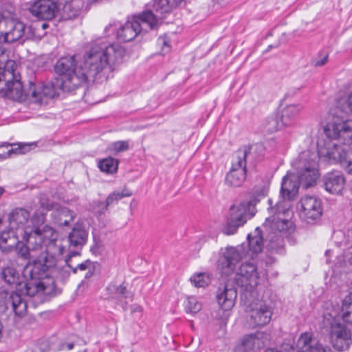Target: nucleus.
<instances>
[{
	"label": "nucleus",
	"mask_w": 352,
	"mask_h": 352,
	"mask_svg": "<svg viewBox=\"0 0 352 352\" xmlns=\"http://www.w3.org/2000/svg\"><path fill=\"white\" fill-rule=\"evenodd\" d=\"M14 66V61L8 58L6 48L0 43V93L10 98H20L21 77Z\"/></svg>",
	"instance_id": "nucleus-5"
},
{
	"label": "nucleus",
	"mask_w": 352,
	"mask_h": 352,
	"mask_svg": "<svg viewBox=\"0 0 352 352\" xmlns=\"http://www.w3.org/2000/svg\"><path fill=\"white\" fill-rule=\"evenodd\" d=\"M340 316L345 323L352 326V292L342 300Z\"/></svg>",
	"instance_id": "nucleus-34"
},
{
	"label": "nucleus",
	"mask_w": 352,
	"mask_h": 352,
	"mask_svg": "<svg viewBox=\"0 0 352 352\" xmlns=\"http://www.w3.org/2000/svg\"><path fill=\"white\" fill-rule=\"evenodd\" d=\"M258 201H259L258 199H252L239 204L231 206L226 226L223 229V234L226 235L235 234L239 227L243 226L249 219L254 215V206Z\"/></svg>",
	"instance_id": "nucleus-9"
},
{
	"label": "nucleus",
	"mask_w": 352,
	"mask_h": 352,
	"mask_svg": "<svg viewBox=\"0 0 352 352\" xmlns=\"http://www.w3.org/2000/svg\"><path fill=\"white\" fill-rule=\"evenodd\" d=\"M110 30H112V32L116 30V24L110 23L104 29V31L106 32H109Z\"/></svg>",
	"instance_id": "nucleus-53"
},
{
	"label": "nucleus",
	"mask_w": 352,
	"mask_h": 352,
	"mask_svg": "<svg viewBox=\"0 0 352 352\" xmlns=\"http://www.w3.org/2000/svg\"><path fill=\"white\" fill-rule=\"evenodd\" d=\"M109 298L126 311L129 302L133 300V294L126 289L124 284L116 285L110 284L107 287Z\"/></svg>",
	"instance_id": "nucleus-21"
},
{
	"label": "nucleus",
	"mask_w": 352,
	"mask_h": 352,
	"mask_svg": "<svg viewBox=\"0 0 352 352\" xmlns=\"http://www.w3.org/2000/svg\"><path fill=\"white\" fill-rule=\"evenodd\" d=\"M245 311L249 322L254 327H263L268 324L273 314L272 307L262 300L250 302L246 305Z\"/></svg>",
	"instance_id": "nucleus-17"
},
{
	"label": "nucleus",
	"mask_w": 352,
	"mask_h": 352,
	"mask_svg": "<svg viewBox=\"0 0 352 352\" xmlns=\"http://www.w3.org/2000/svg\"><path fill=\"white\" fill-rule=\"evenodd\" d=\"M131 311L132 313L135 312H142V307L139 305H133L131 307Z\"/></svg>",
	"instance_id": "nucleus-52"
},
{
	"label": "nucleus",
	"mask_w": 352,
	"mask_h": 352,
	"mask_svg": "<svg viewBox=\"0 0 352 352\" xmlns=\"http://www.w3.org/2000/svg\"><path fill=\"white\" fill-rule=\"evenodd\" d=\"M184 0H153V11L163 14L170 12L173 8L177 7Z\"/></svg>",
	"instance_id": "nucleus-33"
},
{
	"label": "nucleus",
	"mask_w": 352,
	"mask_h": 352,
	"mask_svg": "<svg viewBox=\"0 0 352 352\" xmlns=\"http://www.w3.org/2000/svg\"><path fill=\"white\" fill-rule=\"evenodd\" d=\"M125 49L119 44H94L77 65L75 55L60 58L54 65L58 85L63 91H72L88 81L107 80L123 63Z\"/></svg>",
	"instance_id": "nucleus-1"
},
{
	"label": "nucleus",
	"mask_w": 352,
	"mask_h": 352,
	"mask_svg": "<svg viewBox=\"0 0 352 352\" xmlns=\"http://www.w3.org/2000/svg\"><path fill=\"white\" fill-rule=\"evenodd\" d=\"M26 25L16 19H6L0 13V43L24 41Z\"/></svg>",
	"instance_id": "nucleus-15"
},
{
	"label": "nucleus",
	"mask_w": 352,
	"mask_h": 352,
	"mask_svg": "<svg viewBox=\"0 0 352 352\" xmlns=\"http://www.w3.org/2000/svg\"><path fill=\"white\" fill-rule=\"evenodd\" d=\"M74 344L73 342H61L58 346L57 349L58 351L64 350L67 349V350H72L74 348Z\"/></svg>",
	"instance_id": "nucleus-48"
},
{
	"label": "nucleus",
	"mask_w": 352,
	"mask_h": 352,
	"mask_svg": "<svg viewBox=\"0 0 352 352\" xmlns=\"http://www.w3.org/2000/svg\"><path fill=\"white\" fill-rule=\"evenodd\" d=\"M104 204H105V201L104 202L100 201L96 204V206L95 207V211L99 215L104 214L107 210L102 209V208H103L102 206Z\"/></svg>",
	"instance_id": "nucleus-49"
},
{
	"label": "nucleus",
	"mask_w": 352,
	"mask_h": 352,
	"mask_svg": "<svg viewBox=\"0 0 352 352\" xmlns=\"http://www.w3.org/2000/svg\"><path fill=\"white\" fill-rule=\"evenodd\" d=\"M1 222H2V220L0 219V223H1Z\"/></svg>",
	"instance_id": "nucleus-55"
},
{
	"label": "nucleus",
	"mask_w": 352,
	"mask_h": 352,
	"mask_svg": "<svg viewBox=\"0 0 352 352\" xmlns=\"http://www.w3.org/2000/svg\"><path fill=\"white\" fill-rule=\"evenodd\" d=\"M38 276H29L28 273L21 276L12 266L1 268L0 278L5 285L14 291L8 292L3 288L0 291V312L10 309L16 316H25L28 305L22 296H34L40 294H50L54 286L50 279L43 282L38 280Z\"/></svg>",
	"instance_id": "nucleus-2"
},
{
	"label": "nucleus",
	"mask_w": 352,
	"mask_h": 352,
	"mask_svg": "<svg viewBox=\"0 0 352 352\" xmlns=\"http://www.w3.org/2000/svg\"><path fill=\"white\" fill-rule=\"evenodd\" d=\"M302 107L300 104H289L283 109L280 121L284 126H292L297 120Z\"/></svg>",
	"instance_id": "nucleus-28"
},
{
	"label": "nucleus",
	"mask_w": 352,
	"mask_h": 352,
	"mask_svg": "<svg viewBox=\"0 0 352 352\" xmlns=\"http://www.w3.org/2000/svg\"><path fill=\"white\" fill-rule=\"evenodd\" d=\"M327 59H328V54H326L323 56V57L320 60H316L314 65L316 67L323 66L324 65H325L327 63Z\"/></svg>",
	"instance_id": "nucleus-50"
},
{
	"label": "nucleus",
	"mask_w": 352,
	"mask_h": 352,
	"mask_svg": "<svg viewBox=\"0 0 352 352\" xmlns=\"http://www.w3.org/2000/svg\"><path fill=\"white\" fill-rule=\"evenodd\" d=\"M249 250L252 254H258L261 252L263 249V239L262 232L259 228H256L254 233L248 235Z\"/></svg>",
	"instance_id": "nucleus-32"
},
{
	"label": "nucleus",
	"mask_w": 352,
	"mask_h": 352,
	"mask_svg": "<svg viewBox=\"0 0 352 352\" xmlns=\"http://www.w3.org/2000/svg\"><path fill=\"white\" fill-rule=\"evenodd\" d=\"M190 281L196 287H205L210 283V278L205 273H199L193 275Z\"/></svg>",
	"instance_id": "nucleus-41"
},
{
	"label": "nucleus",
	"mask_w": 352,
	"mask_h": 352,
	"mask_svg": "<svg viewBox=\"0 0 352 352\" xmlns=\"http://www.w3.org/2000/svg\"><path fill=\"white\" fill-rule=\"evenodd\" d=\"M322 328L329 333L331 342L335 349L344 351L351 345L352 342L351 331L331 314H324Z\"/></svg>",
	"instance_id": "nucleus-10"
},
{
	"label": "nucleus",
	"mask_w": 352,
	"mask_h": 352,
	"mask_svg": "<svg viewBox=\"0 0 352 352\" xmlns=\"http://www.w3.org/2000/svg\"><path fill=\"white\" fill-rule=\"evenodd\" d=\"M88 238V232L82 223H77L74 225L68 235L69 246L77 249H82L86 244Z\"/></svg>",
	"instance_id": "nucleus-26"
},
{
	"label": "nucleus",
	"mask_w": 352,
	"mask_h": 352,
	"mask_svg": "<svg viewBox=\"0 0 352 352\" xmlns=\"http://www.w3.org/2000/svg\"><path fill=\"white\" fill-rule=\"evenodd\" d=\"M57 4L53 0H37L29 8L32 15L42 20H50L57 11Z\"/></svg>",
	"instance_id": "nucleus-20"
},
{
	"label": "nucleus",
	"mask_w": 352,
	"mask_h": 352,
	"mask_svg": "<svg viewBox=\"0 0 352 352\" xmlns=\"http://www.w3.org/2000/svg\"><path fill=\"white\" fill-rule=\"evenodd\" d=\"M324 189L331 194L338 195L345 185V178L339 170H333L326 173L322 177Z\"/></svg>",
	"instance_id": "nucleus-23"
},
{
	"label": "nucleus",
	"mask_w": 352,
	"mask_h": 352,
	"mask_svg": "<svg viewBox=\"0 0 352 352\" xmlns=\"http://www.w3.org/2000/svg\"><path fill=\"white\" fill-rule=\"evenodd\" d=\"M349 112H352V92L347 98L339 99L331 111L329 121L324 126L327 138L338 139L346 145L352 144V120L348 117Z\"/></svg>",
	"instance_id": "nucleus-4"
},
{
	"label": "nucleus",
	"mask_w": 352,
	"mask_h": 352,
	"mask_svg": "<svg viewBox=\"0 0 352 352\" xmlns=\"http://www.w3.org/2000/svg\"><path fill=\"white\" fill-rule=\"evenodd\" d=\"M132 192L126 187H124L120 192L114 191L110 193L106 199L105 204L103 205V210H107L108 207L116 204L124 197H131Z\"/></svg>",
	"instance_id": "nucleus-36"
},
{
	"label": "nucleus",
	"mask_w": 352,
	"mask_h": 352,
	"mask_svg": "<svg viewBox=\"0 0 352 352\" xmlns=\"http://www.w3.org/2000/svg\"><path fill=\"white\" fill-rule=\"evenodd\" d=\"M40 207L41 210H51L54 208V202L47 198L45 195H41L39 198Z\"/></svg>",
	"instance_id": "nucleus-45"
},
{
	"label": "nucleus",
	"mask_w": 352,
	"mask_h": 352,
	"mask_svg": "<svg viewBox=\"0 0 352 352\" xmlns=\"http://www.w3.org/2000/svg\"><path fill=\"white\" fill-rule=\"evenodd\" d=\"M12 235H20V232L15 229H12L10 227L9 229L3 230L0 234V242L8 243V239L11 238Z\"/></svg>",
	"instance_id": "nucleus-46"
},
{
	"label": "nucleus",
	"mask_w": 352,
	"mask_h": 352,
	"mask_svg": "<svg viewBox=\"0 0 352 352\" xmlns=\"http://www.w3.org/2000/svg\"><path fill=\"white\" fill-rule=\"evenodd\" d=\"M20 235H12L11 238L8 239V243L0 242V249L2 252H12L19 242Z\"/></svg>",
	"instance_id": "nucleus-42"
},
{
	"label": "nucleus",
	"mask_w": 352,
	"mask_h": 352,
	"mask_svg": "<svg viewBox=\"0 0 352 352\" xmlns=\"http://www.w3.org/2000/svg\"><path fill=\"white\" fill-rule=\"evenodd\" d=\"M265 225H269L274 235L281 236L284 238L287 234L289 227L292 223L285 217L271 216L266 219Z\"/></svg>",
	"instance_id": "nucleus-27"
},
{
	"label": "nucleus",
	"mask_w": 352,
	"mask_h": 352,
	"mask_svg": "<svg viewBox=\"0 0 352 352\" xmlns=\"http://www.w3.org/2000/svg\"><path fill=\"white\" fill-rule=\"evenodd\" d=\"M118 166V160L109 157L100 160L98 162V167L101 171L113 173L117 171Z\"/></svg>",
	"instance_id": "nucleus-38"
},
{
	"label": "nucleus",
	"mask_w": 352,
	"mask_h": 352,
	"mask_svg": "<svg viewBox=\"0 0 352 352\" xmlns=\"http://www.w3.org/2000/svg\"><path fill=\"white\" fill-rule=\"evenodd\" d=\"M269 190V184L265 185L259 192L258 190H255V192L258 193V195L265 197L267 195Z\"/></svg>",
	"instance_id": "nucleus-51"
},
{
	"label": "nucleus",
	"mask_w": 352,
	"mask_h": 352,
	"mask_svg": "<svg viewBox=\"0 0 352 352\" xmlns=\"http://www.w3.org/2000/svg\"><path fill=\"white\" fill-rule=\"evenodd\" d=\"M108 149L110 152L118 154L120 152L126 151L129 149V140H119L111 143Z\"/></svg>",
	"instance_id": "nucleus-40"
},
{
	"label": "nucleus",
	"mask_w": 352,
	"mask_h": 352,
	"mask_svg": "<svg viewBox=\"0 0 352 352\" xmlns=\"http://www.w3.org/2000/svg\"><path fill=\"white\" fill-rule=\"evenodd\" d=\"M34 230L28 228L21 230V241L15 247L18 256L24 260L33 259L31 264L25 267V274L29 276H39L45 271L56 263V256L64 252L65 248H59L58 253L50 254L47 251L48 243L43 240V238Z\"/></svg>",
	"instance_id": "nucleus-3"
},
{
	"label": "nucleus",
	"mask_w": 352,
	"mask_h": 352,
	"mask_svg": "<svg viewBox=\"0 0 352 352\" xmlns=\"http://www.w3.org/2000/svg\"><path fill=\"white\" fill-rule=\"evenodd\" d=\"M237 297L236 289L229 283H226L223 287H219L217 292V300L223 311H230L234 305Z\"/></svg>",
	"instance_id": "nucleus-22"
},
{
	"label": "nucleus",
	"mask_w": 352,
	"mask_h": 352,
	"mask_svg": "<svg viewBox=\"0 0 352 352\" xmlns=\"http://www.w3.org/2000/svg\"><path fill=\"white\" fill-rule=\"evenodd\" d=\"M263 151L261 144H255L250 148L243 147L239 149L233 159L232 167L226 177V184L232 187L241 186L246 178V157L249 151Z\"/></svg>",
	"instance_id": "nucleus-11"
},
{
	"label": "nucleus",
	"mask_w": 352,
	"mask_h": 352,
	"mask_svg": "<svg viewBox=\"0 0 352 352\" xmlns=\"http://www.w3.org/2000/svg\"><path fill=\"white\" fill-rule=\"evenodd\" d=\"M241 247H229L225 249L218 260V269L222 275L228 276L235 270L244 253Z\"/></svg>",
	"instance_id": "nucleus-18"
},
{
	"label": "nucleus",
	"mask_w": 352,
	"mask_h": 352,
	"mask_svg": "<svg viewBox=\"0 0 352 352\" xmlns=\"http://www.w3.org/2000/svg\"><path fill=\"white\" fill-rule=\"evenodd\" d=\"M158 43L160 45H162V52L163 53H166L170 50V46L168 44V42L163 38H158Z\"/></svg>",
	"instance_id": "nucleus-47"
},
{
	"label": "nucleus",
	"mask_w": 352,
	"mask_h": 352,
	"mask_svg": "<svg viewBox=\"0 0 352 352\" xmlns=\"http://www.w3.org/2000/svg\"><path fill=\"white\" fill-rule=\"evenodd\" d=\"M324 142L327 141L318 142V153L309 150L304 151L292 163L298 179L304 182L306 188L315 184L319 177L318 160L320 157L326 159L324 156L319 154V144Z\"/></svg>",
	"instance_id": "nucleus-6"
},
{
	"label": "nucleus",
	"mask_w": 352,
	"mask_h": 352,
	"mask_svg": "<svg viewBox=\"0 0 352 352\" xmlns=\"http://www.w3.org/2000/svg\"><path fill=\"white\" fill-rule=\"evenodd\" d=\"M93 263L89 259H87L82 263H77L76 265L73 262L72 272L74 274H76L78 270L85 271L87 270H89V272H90L91 270H93Z\"/></svg>",
	"instance_id": "nucleus-44"
},
{
	"label": "nucleus",
	"mask_w": 352,
	"mask_h": 352,
	"mask_svg": "<svg viewBox=\"0 0 352 352\" xmlns=\"http://www.w3.org/2000/svg\"><path fill=\"white\" fill-rule=\"evenodd\" d=\"M267 202V210L271 216L285 217L286 215H289L290 204L287 199H283L274 203L272 199H269Z\"/></svg>",
	"instance_id": "nucleus-29"
},
{
	"label": "nucleus",
	"mask_w": 352,
	"mask_h": 352,
	"mask_svg": "<svg viewBox=\"0 0 352 352\" xmlns=\"http://www.w3.org/2000/svg\"><path fill=\"white\" fill-rule=\"evenodd\" d=\"M300 215L308 224H314L322 214V201L313 196H305L300 199Z\"/></svg>",
	"instance_id": "nucleus-19"
},
{
	"label": "nucleus",
	"mask_w": 352,
	"mask_h": 352,
	"mask_svg": "<svg viewBox=\"0 0 352 352\" xmlns=\"http://www.w3.org/2000/svg\"><path fill=\"white\" fill-rule=\"evenodd\" d=\"M185 309L188 313L197 314L201 309V304L195 297H188L186 302Z\"/></svg>",
	"instance_id": "nucleus-43"
},
{
	"label": "nucleus",
	"mask_w": 352,
	"mask_h": 352,
	"mask_svg": "<svg viewBox=\"0 0 352 352\" xmlns=\"http://www.w3.org/2000/svg\"><path fill=\"white\" fill-rule=\"evenodd\" d=\"M283 126L282 122H279L276 116H269L262 124L263 131L267 133H273Z\"/></svg>",
	"instance_id": "nucleus-37"
},
{
	"label": "nucleus",
	"mask_w": 352,
	"mask_h": 352,
	"mask_svg": "<svg viewBox=\"0 0 352 352\" xmlns=\"http://www.w3.org/2000/svg\"><path fill=\"white\" fill-rule=\"evenodd\" d=\"M56 223L59 226H68L75 217L74 211L70 210L66 207H60L56 206L52 214Z\"/></svg>",
	"instance_id": "nucleus-31"
},
{
	"label": "nucleus",
	"mask_w": 352,
	"mask_h": 352,
	"mask_svg": "<svg viewBox=\"0 0 352 352\" xmlns=\"http://www.w3.org/2000/svg\"><path fill=\"white\" fill-rule=\"evenodd\" d=\"M261 340L256 334L245 335L241 341V349L243 352H254L260 349Z\"/></svg>",
	"instance_id": "nucleus-35"
},
{
	"label": "nucleus",
	"mask_w": 352,
	"mask_h": 352,
	"mask_svg": "<svg viewBox=\"0 0 352 352\" xmlns=\"http://www.w3.org/2000/svg\"><path fill=\"white\" fill-rule=\"evenodd\" d=\"M29 218L30 213L27 210L21 208H15L9 214V226L19 231L21 235V230L29 226Z\"/></svg>",
	"instance_id": "nucleus-25"
},
{
	"label": "nucleus",
	"mask_w": 352,
	"mask_h": 352,
	"mask_svg": "<svg viewBox=\"0 0 352 352\" xmlns=\"http://www.w3.org/2000/svg\"><path fill=\"white\" fill-rule=\"evenodd\" d=\"M259 280L257 267L250 262L243 263L234 277V283L243 290L246 298L248 294L250 296H254Z\"/></svg>",
	"instance_id": "nucleus-14"
},
{
	"label": "nucleus",
	"mask_w": 352,
	"mask_h": 352,
	"mask_svg": "<svg viewBox=\"0 0 352 352\" xmlns=\"http://www.w3.org/2000/svg\"><path fill=\"white\" fill-rule=\"evenodd\" d=\"M268 248L272 252L283 254L284 252L283 237L274 234L270 236Z\"/></svg>",
	"instance_id": "nucleus-39"
},
{
	"label": "nucleus",
	"mask_w": 352,
	"mask_h": 352,
	"mask_svg": "<svg viewBox=\"0 0 352 352\" xmlns=\"http://www.w3.org/2000/svg\"><path fill=\"white\" fill-rule=\"evenodd\" d=\"M300 184L304 185L298 179L296 173H288L282 180L280 188V196L284 199L290 201L294 199L298 193Z\"/></svg>",
	"instance_id": "nucleus-24"
},
{
	"label": "nucleus",
	"mask_w": 352,
	"mask_h": 352,
	"mask_svg": "<svg viewBox=\"0 0 352 352\" xmlns=\"http://www.w3.org/2000/svg\"><path fill=\"white\" fill-rule=\"evenodd\" d=\"M63 254H58L56 258V263L52 267H48L43 274H40L38 277V280L41 282L43 280L50 279L52 280L54 289L50 294H40L39 295L44 296H53L56 294V285L54 278L61 282H65L70 276L71 271H72L73 267V258L76 256H79L80 253L78 251L70 252L68 254L67 258L65 259V263L64 265H60L58 264V260L59 257Z\"/></svg>",
	"instance_id": "nucleus-13"
},
{
	"label": "nucleus",
	"mask_w": 352,
	"mask_h": 352,
	"mask_svg": "<svg viewBox=\"0 0 352 352\" xmlns=\"http://www.w3.org/2000/svg\"><path fill=\"white\" fill-rule=\"evenodd\" d=\"M4 192V189L1 187H0V196L3 194V192Z\"/></svg>",
	"instance_id": "nucleus-54"
},
{
	"label": "nucleus",
	"mask_w": 352,
	"mask_h": 352,
	"mask_svg": "<svg viewBox=\"0 0 352 352\" xmlns=\"http://www.w3.org/2000/svg\"><path fill=\"white\" fill-rule=\"evenodd\" d=\"M32 144L21 143L18 147L11 148L12 144L8 142H3L0 144V160L6 159L12 156V154H24L29 151Z\"/></svg>",
	"instance_id": "nucleus-30"
},
{
	"label": "nucleus",
	"mask_w": 352,
	"mask_h": 352,
	"mask_svg": "<svg viewBox=\"0 0 352 352\" xmlns=\"http://www.w3.org/2000/svg\"><path fill=\"white\" fill-rule=\"evenodd\" d=\"M159 20L153 11H144L138 16H135L131 21H127L117 30L118 38L123 42L133 40L144 28L153 30L158 27Z\"/></svg>",
	"instance_id": "nucleus-8"
},
{
	"label": "nucleus",
	"mask_w": 352,
	"mask_h": 352,
	"mask_svg": "<svg viewBox=\"0 0 352 352\" xmlns=\"http://www.w3.org/2000/svg\"><path fill=\"white\" fill-rule=\"evenodd\" d=\"M328 139L327 142L319 144V154L331 163H340L349 174L352 175L351 144H344L338 139Z\"/></svg>",
	"instance_id": "nucleus-7"
},
{
	"label": "nucleus",
	"mask_w": 352,
	"mask_h": 352,
	"mask_svg": "<svg viewBox=\"0 0 352 352\" xmlns=\"http://www.w3.org/2000/svg\"><path fill=\"white\" fill-rule=\"evenodd\" d=\"M56 79V85L53 82L43 84L38 88L35 83L29 81L28 88H24L21 84L22 97L20 98H12L14 100L22 101L27 97H32L35 102H43L44 98H54L59 95V89H61Z\"/></svg>",
	"instance_id": "nucleus-16"
},
{
	"label": "nucleus",
	"mask_w": 352,
	"mask_h": 352,
	"mask_svg": "<svg viewBox=\"0 0 352 352\" xmlns=\"http://www.w3.org/2000/svg\"><path fill=\"white\" fill-rule=\"evenodd\" d=\"M45 212L40 209L36 210L31 218L32 225H29L25 230L28 228L34 230L43 238V241L48 243V248L47 251L50 254L58 253L59 248H64L61 245L57 244V233L56 230L50 226H43L45 221ZM24 230V229L23 230ZM33 233L34 232L32 231Z\"/></svg>",
	"instance_id": "nucleus-12"
}]
</instances>
